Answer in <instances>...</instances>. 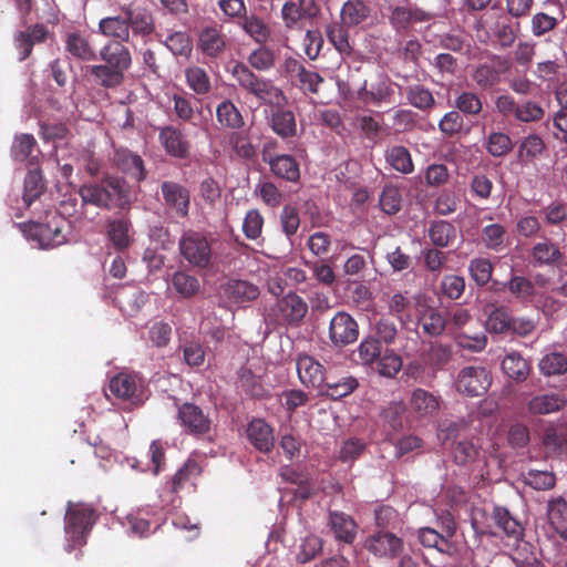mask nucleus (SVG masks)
<instances>
[{"instance_id":"nucleus-1","label":"nucleus","mask_w":567,"mask_h":567,"mask_svg":"<svg viewBox=\"0 0 567 567\" xmlns=\"http://www.w3.org/2000/svg\"><path fill=\"white\" fill-rule=\"evenodd\" d=\"M80 196L83 204L107 210H128L134 202L130 184L123 177L114 175L82 185Z\"/></svg>"},{"instance_id":"nucleus-2","label":"nucleus","mask_w":567,"mask_h":567,"mask_svg":"<svg viewBox=\"0 0 567 567\" xmlns=\"http://www.w3.org/2000/svg\"><path fill=\"white\" fill-rule=\"evenodd\" d=\"M231 74L243 91L264 104L280 105L286 100L284 92L271 80L255 74L243 62L235 63Z\"/></svg>"},{"instance_id":"nucleus-3","label":"nucleus","mask_w":567,"mask_h":567,"mask_svg":"<svg viewBox=\"0 0 567 567\" xmlns=\"http://www.w3.org/2000/svg\"><path fill=\"white\" fill-rule=\"evenodd\" d=\"M97 519L96 511L87 504H68L64 530L66 534V550L82 547Z\"/></svg>"},{"instance_id":"nucleus-4","label":"nucleus","mask_w":567,"mask_h":567,"mask_svg":"<svg viewBox=\"0 0 567 567\" xmlns=\"http://www.w3.org/2000/svg\"><path fill=\"white\" fill-rule=\"evenodd\" d=\"M45 218V223L29 221L24 224V233L44 249L65 244V228L68 227L65 218L56 212H48Z\"/></svg>"},{"instance_id":"nucleus-5","label":"nucleus","mask_w":567,"mask_h":567,"mask_svg":"<svg viewBox=\"0 0 567 567\" xmlns=\"http://www.w3.org/2000/svg\"><path fill=\"white\" fill-rule=\"evenodd\" d=\"M212 241L206 234L185 230L178 243L181 255L194 267L207 268L212 262Z\"/></svg>"},{"instance_id":"nucleus-6","label":"nucleus","mask_w":567,"mask_h":567,"mask_svg":"<svg viewBox=\"0 0 567 567\" xmlns=\"http://www.w3.org/2000/svg\"><path fill=\"white\" fill-rule=\"evenodd\" d=\"M282 74L305 94H317L324 79L316 71L309 70L295 58H287L281 66Z\"/></svg>"},{"instance_id":"nucleus-7","label":"nucleus","mask_w":567,"mask_h":567,"mask_svg":"<svg viewBox=\"0 0 567 567\" xmlns=\"http://www.w3.org/2000/svg\"><path fill=\"white\" fill-rule=\"evenodd\" d=\"M275 142H268L264 145L261 156L262 161L270 167L271 173L287 182L297 183L300 179V166L297 159L289 154L274 155Z\"/></svg>"},{"instance_id":"nucleus-8","label":"nucleus","mask_w":567,"mask_h":567,"mask_svg":"<svg viewBox=\"0 0 567 567\" xmlns=\"http://www.w3.org/2000/svg\"><path fill=\"white\" fill-rule=\"evenodd\" d=\"M163 203L167 213L177 218H187L190 208V193L179 183L165 181L161 184Z\"/></svg>"},{"instance_id":"nucleus-9","label":"nucleus","mask_w":567,"mask_h":567,"mask_svg":"<svg viewBox=\"0 0 567 567\" xmlns=\"http://www.w3.org/2000/svg\"><path fill=\"white\" fill-rule=\"evenodd\" d=\"M492 377L484 367H466L458 373L456 389L468 396H480L487 392Z\"/></svg>"},{"instance_id":"nucleus-10","label":"nucleus","mask_w":567,"mask_h":567,"mask_svg":"<svg viewBox=\"0 0 567 567\" xmlns=\"http://www.w3.org/2000/svg\"><path fill=\"white\" fill-rule=\"evenodd\" d=\"M110 392L117 399L141 404L143 401V382L136 374L121 372L109 383Z\"/></svg>"},{"instance_id":"nucleus-11","label":"nucleus","mask_w":567,"mask_h":567,"mask_svg":"<svg viewBox=\"0 0 567 567\" xmlns=\"http://www.w3.org/2000/svg\"><path fill=\"white\" fill-rule=\"evenodd\" d=\"M359 337V326L348 312H337L329 324V338L336 347L354 343Z\"/></svg>"},{"instance_id":"nucleus-12","label":"nucleus","mask_w":567,"mask_h":567,"mask_svg":"<svg viewBox=\"0 0 567 567\" xmlns=\"http://www.w3.org/2000/svg\"><path fill=\"white\" fill-rule=\"evenodd\" d=\"M364 548L377 557L395 558L403 550V542L389 532H378L364 540Z\"/></svg>"},{"instance_id":"nucleus-13","label":"nucleus","mask_w":567,"mask_h":567,"mask_svg":"<svg viewBox=\"0 0 567 567\" xmlns=\"http://www.w3.org/2000/svg\"><path fill=\"white\" fill-rule=\"evenodd\" d=\"M178 420L189 434L204 435L210 431L209 416L194 403L186 402L178 408Z\"/></svg>"},{"instance_id":"nucleus-14","label":"nucleus","mask_w":567,"mask_h":567,"mask_svg":"<svg viewBox=\"0 0 567 567\" xmlns=\"http://www.w3.org/2000/svg\"><path fill=\"white\" fill-rule=\"evenodd\" d=\"M105 231L113 248L118 252L127 250L133 244V225L127 216L109 218Z\"/></svg>"},{"instance_id":"nucleus-15","label":"nucleus","mask_w":567,"mask_h":567,"mask_svg":"<svg viewBox=\"0 0 567 567\" xmlns=\"http://www.w3.org/2000/svg\"><path fill=\"white\" fill-rule=\"evenodd\" d=\"M158 140L169 156L181 159L189 156L190 143L181 128L173 125L161 127Z\"/></svg>"},{"instance_id":"nucleus-16","label":"nucleus","mask_w":567,"mask_h":567,"mask_svg":"<svg viewBox=\"0 0 567 567\" xmlns=\"http://www.w3.org/2000/svg\"><path fill=\"white\" fill-rule=\"evenodd\" d=\"M441 398L427 390L417 388L411 392L409 399L410 412L416 419H431L439 413Z\"/></svg>"},{"instance_id":"nucleus-17","label":"nucleus","mask_w":567,"mask_h":567,"mask_svg":"<svg viewBox=\"0 0 567 567\" xmlns=\"http://www.w3.org/2000/svg\"><path fill=\"white\" fill-rule=\"evenodd\" d=\"M567 406V398L560 392H542L533 395L526 403L532 415H547L563 411Z\"/></svg>"},{"instance_id":"nucleus-18","label":"nucleus","mask_w":567,"mask_h":567,"mask_svg":"<svg viewBox=\"0 0 567 567\" xmlns=\"http://www.w3.org/2000/svg\"><path fill=\"white\" fill-rule=\"evenodd\" d=\"M113 163L118 171L137 183L146 178L147 173L142 157L127 148H115Z\"/></svg>"},{"instance_id":"nucleus-19","label":"nucleus","mask_w":567,"mask_h":567,"mask_svg":"<svg viewBox=\"0 0 567 567\" xmlns=\"http://www.w3.org/2000/svg\"><path fill=\"white\" fill-rule=\"evenodd\" d=\"M277 312L290 326H299L308 313V303L296 292H289L277 301Z\"/></svg>"},{"instance_id":"nucleus-20","label":"nucleus","mask_w":567,"mask_h":567,"mask_svg":"<svg viewBox=\"0 0 567 567\" xmlns=\"http://www.w3.org/2000/svg\"><path fill=\"white\" fill-rule=\"evenodd\" d=\"M297 373L300 382L307 388H320L326 380V371L323 365L315 358L302 354L296 362Z\"/></svg>"},{"instance_id":"nucleus-21","label":"nucleus","mask_w":567,"mask_h":567,"mask_svg":"<svg viewBox=\"0 0 567 567\" xmlns=\"http://www.w3.org/2000/svg\"><path fill=\"white\" fill-rule=\"evenodd\" d=\"M48 29L42 23L29 27L27 30L19 31L14 35V47L19 52V60L24 61L32 53V49L38 43L45 42Z\"/></svg>"},{"instance_id":"nucleus-22","label":"nucleus","mask_w":567,"mask_h":567,"mask_svg":"<svg viewBox=\"0 0 567 567\" xmlns=\"http://www.w3.org/2000/svg\"><path fill=\"white\" fill-rule=\"evenodd\" d=\"M546 515L549 527L567 543V501L563 496L549 498Z\"/></svg>"},{"instance_id":"nucleus-23","label":"nucleus","mask_w":567,"mask_h":567,"mask_svg":"<svg viewBox=\"0 0 567 567\" xmlns=\"http://www.w3.org/2000/svg\"><path fill=\"white\" fill-rule=\"evenodd\" d=\"M530 258L534 266L556 267L561 264L564 254L558 244L544 238L532 247Z\"/></svg>"},{"instance_id":"nucleus-24","label":"nucleus","mask_w":567,"mask_h":567,"mask_svg":"<svg viewBox=\"0 0 567 567\" xmlns=\"http://www.w3.org/2000/svg\"><path fill=\"white\" fill-rule=\"evenodd\" d=\"M431 19V14L425 12L424 10L415 7L408 6L401 7L398 6L392 9L390 16V22L396 31H406L413 24L420 22H426Z\"/></svg>"},{"instance_id":"nucleus-25","label":"nucleus","mask_w":567,"mask_h":567,"mask_svg":"<svg viewBox=\"0 0 567 567\" xmlns=\"http://www.w3.org/2000/svg\"><path fill=\"white\" fill-rule=\"evenodd\" d=\"M247 437L250 444L262 453H269L275 445L272 427L261 419H254L247 426Z\"/></svg>"},{"instance_id":"nucleus-26","label":"nucleus","mask_w":567,"mask_h":567,"mask_svg":"<svg viewBox=\"0 0 567 567\" xmlns=\"http://www.w3.org/2000/svg\"><path fill=\"white\" fill-rule=\"evenodd\" d=\"M100 58L104 61V64L112 66L122 74H124L132 64L130 50L120 42H107L100 50Z\"/></svg>"},{"instance_id":"nucleus-27","label":"nucleus","mask_w":567,"mask_h":567,"mask_svg":"<svg viewBox=\"0 0 567 567\" xmlns=\"http://www.w3.org/2000/svg\"><path fill=\"white\" fill-rule=\"evenodd\" d=\"M547 151L545 141L538 134L524 136L517 146V161L528 166L535 164Z\"/></svg>"},{"instance_id":"nucleus-28","label":"nucleus","mask_w":567,"mask_h":567,"mask_svg":"<svg viewBox=\"0 0 567 567\" xmlns=\"http://www.w3.org/2000/svg\"><path fill=\"white\" fill-rule=\"evenodd\" d=\"M198 48L205 55L217 58L226 49V37L217 27H206L198 35Z\"/></svg>"},{"instance_id":"nucleus-29","label":"nucleus","mask_w":567,"mask_h":567,"mask_svg":"<svg viewBox=\"0 0 567 567\" xmlns=\"http://www.w3.org/2000/svg\"><path fill=\"white\" fill-rule=\"evenodd\" d=\"M329 526L337 540L346 544L354 542L358 526L350 515L342 512H330Z\"/></svg>"},{"instance_id":"nucleus-30","label":"nucleus","mask_w":567,"mask_h":567,"mask_svg":"<svg viewBox=\"0 0 567 567\" xmlns=\"http://www.w3.org/2000/svg\"><path fill=\"white\" fill-rule=\"evenodd\" d=\"M224 293L234 303H245L256 300L260 290L247 280L230 279L224 286Z\"/></svg>"},{"instance_id":"nucleus-31","label":"nucleus","mask_w":567,"mask_h":567,"mask_svg":"<svg viewBox=\"0 0 567 567\" xmlns=\"http://www.w3.org/2000/svg\"><path fill=\"white\" fill-rule=\"evenodd\" d=\"M65 50L73 58L81 61H94L97 59L90 38L81 32H71L66 35Z\"/></svg>"},{"instance_id":"nucleus-32","label":"nucleus","mask_w":567,"mask_h":567,"mask_svg":"<svg viewBox=\"0 0 567 567\" xmlns=\"http://www.w3.org/2000/svg\"><path fill=\"white\" fill-rule=\"evenodd\" d=\"M393 93L391 80L389 78H380L377 82L372 83L370 87L364 83L358 91V96L364 103L379 105L382 102H388Z\"/></svg>"},{"instance_id":"nucleus-33","label":"nucleus","mask_w":567,"mask_h":567,"mask_svg":"<svg viewBox=\"0 0 567 567\" xmlns=\"http://www.w3.org/2000/svg\"><path fill=\"white\" fill-rule=\"evenodd\" d=\"M99 31L107 37L115 39L114 42H128L130 41V23L127 16L106 17L100 20Z\"/></svg>"},{"instance_id":"nucleus-34","label":"nucleus","mask_w":567,"mask_h":567,"mask_svg":"<svg viewBox=\"0 0 567 567\" xmlns=\"http://www.w3.org/2000/svg\"><path fill=\"white\" fill-rule=\"evenodd\" d=\"M564 19L561 11L553 13L539 11L530 18V32L535 38H544L554 32Z\"/></svg>"},{"instance_id":"nucleus-35","label":"nucleus","mask_w":567,"mask_h":567,"mask_svg":"<svg viewBox=\"0 0 567 567\" xmlns=\"http://www.w3.org/2000/svg\"><path fill=\"white\" fill-rule=\"evenodd\" d=\"M122 11L127 16L130 30L132 29L134 35L146 38L155 31L153 14L147 10L133 11L130 7H123Z\"/></svg>"},{"instance_id":"nucleus-36","label":"nucleus","mask_w":567,"mask_h":567,"mask_svg":"<svg viewBox=\"0 0 567 567\" xmlns=\"http://www.w3.org/2000/svg\"><path fill=\"white\" fill-rule=\"evenodd\" d=\"M370 8L363 0H347L341 8V22L347 27H357L370 16Z\"/></svg>"},{"instance_id":"nucleus-37","label":"nucleus","mask_w":567,"mask_h":567,"mask_svg":"<svg viewBox=\"0 0 567 567\" xmlns=\"http://www.w3.org/2000/svg\"><path fill=\"white\" fill-rule=\"evenodd\" d=\"M427 235L434 247L445 248L456 239V228L447 220H434L430 224Z\"/></svg>"},{"instance_id":"nucleus-38","label":"nucleus","mask_w":567,"mask_h":567,"mask_svg":"<svg viewBox=\"0 0 567 567\" xmlns=\"http://www.w3.org/2000/svg\"><path fill=\"white\" fill-rule=\"evenodd\" d=\"M504 289H507L516 300L522 302L535 300L537 296L535 284L525 276H512L504 284Z\"/></svg>"},{"instance_id":"nucleus-39","label":"nucleus","mask_w":567,"mask_h":567,"mask_svg":"<svg viewBox=\"0 0 567 567\" xmlns=\"http://www.w3.org/2000/svg\"><path fill=\"white\" fill-rule=\"evenodd\" d=\"M86 71L94 78V81L105 87L114 89L124 82V74L106 64L89 65Z\"/></svg>"},{"instance_id":"nucleus-40","label":"nucleus","mask_w":567,"mask_h":567,"mask_svg":"<svg viewBox=\"0 0 567 567\" xmlns=\"http://www.w3.org/2000/svg\"><path fill=\"white\" fill-rule=\"evenodd\" d=\"M504 373L516 382L525 381L529 375V364L518 352H511L502 361Z\"/></svg>"},{"instance_id":"nucleus-41","label":"nucleus","mask_w":567,"mask_h":567,"mask_svg":"<svg viewBox=\"0 0 567 567\" xmlns=\"http://www.w3.org/2000/svg\"><path fill=\"white\" fill-rule=\"evenodd\" d=\"M504 69L496 68L494 64H480L472 75L473 81L482 90H489L501 82V76L505 72Z\"/></svg>"},{"instance_id":"nucleus-42","label":"nucleus","mask_w":567,"mask_h":567,"mask_svg":"<svg viewBox=\"0 0 567 567\" xmlns=\"http://www.w3.org/2000/svg\"><path fill=\"white\" fill-rule=\"evenodd\" d=\"M323 384L327 388L326 394L333 400L351 394L359 385L357 379L353 377L336 379L330 374L326 377Z\"/></svg>"},{"instance_id":"nucleus-43","label":"nucleus","mask_w":567,"mask_h":567,"mask_svg":"<svg viewBox=\"0 0 567 567\" xmlns=\"http://www.w3.org/2000/svg\"><path fill=\"white\" fill-rule=\"evenodd\" d=\"M385 159L393 169L402 174H410L414 171L411 154L404 146L390 147L385 153Z\"/></svg>"},{"instance_id":"nucleus-44","label":"nucleus","mask_w":567,"mask_h":567,"mask_svg":"<svg viewBox=\"0 0 567 567\" xmlns=\"http://www.w3.org/2000/svg\"><path fill=\"white\" fill-rule=\"evenodd\" d=\"M39 153L38 144L33 135L31 134H20L14 137L11 154L17 161H25L30 159L32 162L37 155L34 153Z\"/></svg>"},{"instance_id":"nucleus-45","label":"nucleus","mask_w":567,"mask_h":567,"mask_svg":"<svg viewBox=\"0 0 567 567\" xmlns=\"http://www.w3.org/2000/svg\"><path fill=\"white\" fill-rule=\"evenodd\" d=\"M419 323L425 334L437 337L445 330L447 320L436 309L429 308L420 317Z\"/></svg>"},{"instance_id":"nucleus-46","label":"nucleus","mask_w":567,"mask_h":567,"mask_svg":"<svg viewBox=\"0 0 567 567\" xmlns=\"http://www.w3.org/2000/svg\"><path fill=\"white\" fill-rule=\"evenodd\" d=\"M271 127L284 138L295 136L297 132L295 114L289 110H277L272 113Z\"/></svg>"},{"instance_id":"nucleus-47","label":"nucleus","mask_w":567,"mask_h":567,"mask_svg":"<svg viewBox=\"0 0 567 567\" xmlns=\"http://www.w3.org/2000/svg\"><path fill=\"white\" fill-rule=\"evenodd\" d=\"M347 28L348 27L342 22H333L327 25L326 34L329 42L340 54L349 55L352 51V48L349 42V32Z\"/></svg>"},{"instance_id":"nucleus-48","label":"nucleus","mask_w":567,"mask_h":567,"mask_svg":"<svg viewBox=\"0 0 567 567\" xmlns=\"http://www.w3.org/2000/svg\"><path fill=\"white\" fill-rule=\"evenodd\" d=\"M239 24L257 43H265L270 35V29L267 23L256 14H246L244 19L239 21Z\"/></svg>"},{"instance_id":"nucleus-49","label":"nucleus","mask_w":567,"mask_h":567,"mask_svg":"<svg viewBox=\"0 0 567 567\" xmlns=\"http://www.w3.org/2000/svg\"><path fill=\"white\" fill-rule=\"evenodd\" d=\"M495 524L504 532V534L515 540L523 536V527L511 516L509 512L504 507H496L493 513Z\"/></svg>"},{"instance_id":"nucleus-50","label":"nucleus","mask_w":567,"mask_h":567,"mask_svg":"<svg viewBox=\"0 0 567 567\" xmlns=\"http://www.w3.org/2000/svg\"><path fill=\"white\" fill-rule=\"evenodd\" d=\"M217 121L220 125L229 128H240L245 122L235 104L229 101H223L216 110Z\"/></svg>"},{"instance_id":"nucleus-51","label":"nucleus","mask_w":567,"mask_h":567,"mask_svg":"<svg viewBox=\"0 0 567 567\" xmlns=\"http://www.w3.org/2000/svg\"><path fill=\"white\" fill-rule=\"evenodd\" d=\"M186 83L196 94L205 95L210 91V78L207 72L197 65L185 70Z\"/></svg>"},{"instance_id":"nucleus-52","label":"nucleus","mask_w":567,"mask_h":567,"mask_svg":"<svg viewBox=\"0 0 567 567\" xmlns=\"http://www.w3.org/2000/svg\"><path fill=\"white\" fill-rule=\"evenodd\" d=\"M172 286L183 298L194 297L200 288L198 278L186 271H176L172 277Z\"/></svg>"},{"instance_id":"nucleus-53","label":"nucleus","mask_w":567,"mask_h":567,"mask_svg":"<svg viewBox=\"0 0 567 567\" xmlns=\"http://www.w3.org/2000/svg\"><path fill=\"white\" fill-rule=\"evenodd\" d=\"M484 146L494 157L507 155L513 150V142L506 133L492 132L485 140Z\"/></svg>"},{"instance_id":"nucleus-54","label":"nucleus","mask_w":567,"mask_h":567,"mask_svg":"<svg viewBox=\"0 0 567 567\" xmlns=\"http://www.w3.org/2000/svg\"><path fill=\"white\" fill-rule=\"evenodd\" d=\"M454 106L460 114L476 116L482 112L483 102L476 93L464 91L456 96Z\"/></svg>"},{"instance_id":"nucleus-55","label":"nucleus","mask_w":567,"mask_h":567,"mask_svg":"<svg viewBox=\"0 0 567 567\" xmlns=\"http://www.w3.org/2000/svg\"><path fill=\"white\" fill-rule=\"evenodd\" d=\"M44 190V182L41 172L29 171L24 178L23 202L30 206Z\"/></svg>"},{"instance_id":"nucleus-56","label":"nucleus","mask_w":567,"mask_h":567,"mask_svg":"<svg viewBox=\"0 0 567 567\" xmlns=\"http://www.w3.org/2000/svg\"><path fill=\"white\" fill-rule=\"evenodd\" d=\"M419 540L427 548H435L440 553H450L451 543L436 529L431 527H423L419 529Z\"/></svg>"},{"instance_id":"nucleus-57","label":"nucleus","mask_w":567,"mask_h":567,"mask_svg":"<svg viewBox=\"0 0 567 567\" xmlns=\"http://www.w3.org/2000/svg\"><path fill=\"white\" fill-rule=\"evenodd\" d=\"M406 97L414 107L423 111L432 109L435 104L432 92L420 84L408 86Z\"/></svg>"},{"instance_id":"nucleus-58","label":"nucleus","mask_w":567,"mask_h":567,"mask_svg":"<svg viewBox=\"0 0 567 567\" xmlns=\"http://www.w3.org/2000/svg\"><path fill=\"white\" fill-rule=\"evenodd\" d=\"M166 48L176 56L188 58L193 50V42L186 32H174L164 41Z\"/></svg>"},{"instance_id":"nucleus-59","label":"nucleus","mask_w":567,"mask_h":567,"mask_svg":"<svg viewBox=\"0 0 567 567\" xmlns=\"http://www.w3.org/2000/svg\"><path fill=\"white\" fill-rule=\"evenodd\" d=\"M524 482L536 491H548L556 485V476L549 471L529 470L524 475Z\"/></svg>"},{"instance_id":"nucleus-60","label":"nucleus","mask_w":567,"mask_h":567,"mask_svg":"<svg viewBox=\"0 0 567 567\" xmlns=\"http://www.w3.org/2000/svg\"><path fill=\"white\" fill-rule=\"evenodd\" d=\"M539 370L544 375H558L567 371V357L563 353L551 352L542 358Z\"/></svg>"},{"instance_id":"nucleus-61","label":"nucleus","mask_w":567,"mask_h":567,"mask_svg":"<svg viewBox=\"0 0 567 567\" xmlns=\"http://www.w3.org/2000/svg\"><path fill=\"white\" fill-rule=\"evenodd\" d=\"M511 315L504 307L494 308L486 321V330L491 333H504L509 331L511 327Z\"/></svg>"},{"instance_id":"nucleus-62","label":"nucleus","mask_w":567,"mask_h":567,"mask_svg":"<svg viewBox=\"0 0 567 567\" xmlns=\"http://www.w3.org/2000/svg\"><path fill=\"white\" fill-rule=\"evenodd\" d=\"M494 266L488 258H475L470 261L468 271L478 286H485L492 278Z\"/></svg>"},{"instance_id":"nucleus-63","label":"nucleus","mask_w":567,"mask_h":567,"mask_svg":"<svg viewBox=\"0 0 567 567\" xmlns=\"http://www.w3.org/2000/svg\"><path fill=\"white\" fill-rule=\"evenodd\" d=\"M372 331L374 333L373 337L379 339L380 343H384L386 346L394 343L399 332L394 321L388 317H381L378 319Z\"/></svg>"},{"instance_id":"nucleus-64","label":"nucleus","mask_w":567,"mask_h":567,"mask_svg":"<svg viewBox=\"0 0 567 567\" xmlns=\"http://www.w3.org/2000/svg\"><path fill=\"white\" fill-rule=\"evenodd\" d=\"M509 557L516 567H543L533 546L526 542L519 544Z\"/></svg>"}]
</instances>
